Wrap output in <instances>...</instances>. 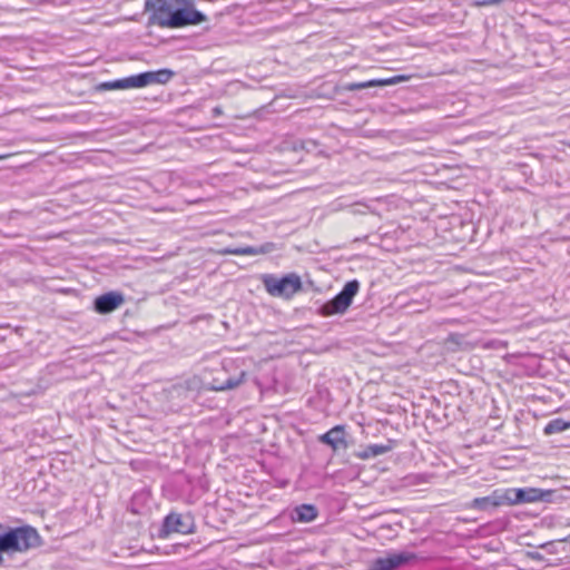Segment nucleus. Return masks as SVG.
I'll list each match as a JSON object with an SVG mask.
<instances>
[{"mask_svg":"<svg viewBox=\"0 0 570 570\" xmlns=\"http://www.w3.org/2000/svg\"><path fill=\"white\" fill-rule=\"evenodd\" d=\"M528 556L532 560H542L543 559V557L539 552H537V551L529 552Z\"/></svg>","mask_w":570,"mask_h":570,"instance_id":"obj_19","label":"nucleus"},{"mask_svg":"<svg viewBox=\"0 0 570 570\" xmlns=\"http://www.w3.org/2000/svg\"><path fill=\"white\" fill-rule=\"evenodd\" d=\"M317 517V510L312 504H302L294 509L293 520L298 522H311Z\"/></svg>","mask_w":570,"mask_h":570,"instance_id":"obj_16","label":"nucleus"},{"mask_svg":"<svg viewBox=\"0 0 570 570\" xmlns=\"http://www.w3.org/2000/svg\"><path fill=\"white\" fill-rule=\"evenodd\" d=\"M392 450L390 444H370L357 456L362 460H367L382 454H385Z\"/></svg>","mask_w":570,"mask_h":570,"instance_id":"obj_17","label":"nucleus"},{"mask_svg":"<svg viewBox=\"0 0 570 570\" xmlns=\"http://www.w3.org/2000/svg\"><path fill=\"white\" fill-rule=\"evenodd\" d=\"M358 288L360 283L356 279L347 282L337 295L322 306V314L328 316L344 313L352 304Z\"/></svg>","mask_w":570,"mask_h":570,"instance_id":"obj_4","label":"nucleus"},{"mask_svg":"<svg viewBox=\"0 0 570 570\" xmlns=\"http://www.w3.org/2000/svg\"><path fill=\"white\" fill-rule=\"evenodd\" d=\"M263 284L266 292L274 297L289 298L302 288L301 277L294 273L283 277L266 274L263 276Z\"/></svg>","mask_w":570,"mask_h":570,"instance_id":"obj_3","label":"nucleus"},{"mask_svg":"<svg viewBox=\"0 0 570 570\" xmlns=\"http://www.w3.org/2000/svg\"><path fill=\"white\" fill-rule=\"evenodd\" d=\"M570 428V421L567 422L562 419H554V420H551L544 428V433L550 435V434H554V433H559V432H562V431H566L567 429Z\"/></svg>","mask_w":570,"mask_h":570,"instance_id":"obj_18","label":"nucleus"},{"mask_svg":"<svg viewBox=\"0 0 570 570\" xmlns=\"http://www.w3.org/2000/svg\"><path fill=\"white\" fill-rule=\"evenodd\" d=\"M501 505H507L503 490H495L488 497L475 498L471 503V508L482 511Z\"/></svg>","mask_w":570,"mask_h":570,"instance_id":"obj_12","label":"nucleus"},{"mask_svg":"<svg viewBox=\"0 0 570 570\" xmlns=\"http://www.w3.org/2000/svg\"><path fill=\"white\" fill-rule=\"evenodd\" d=\"M318 440L321 443L331 446L333 451L345 450L348 446L343 425H335L326 433L320 435Z\"/></svg>","mask_w":570,"mask_h":570,"instance_id":"obj_10","label":"nucleus"},{"mask_svg":"<svg viewBox=\"0 0 570 570\" xmlns=\"http://www.w3.org/2000/svg\"><path fill=\"white\" fill-rule=\"evenodd\" d=\"M414 558L411 552L391 553L374 560L371 570H395Z\"/></svg>","mask_w":570,"mask_h":570,"instance_id":"obj_9","label":"nucleus"},{"mask_svg":"<svg viewBox=\"0 0 570 570\" xmlns=\"http://www.w3.org/2000/svg\"><path fill=\"white\" fill-rule=\"evenodd\" d=\"M504 498L507 505L531 503L543 500L546 493L537 488L505 489Z\"/></svg>","mask_w":570,"mask_h":570,"instance_id":"obj_8","label":"nucleus"},{"mask_svg":"<svg viewBox=\"0 0 570 570\" xmlns=\"http://www.w3.org/2000/svg\"><path fill=\"white\" fill-rule=\"evenodd\" d=\"M216 114H219V108L214 109Z\"/></svg>","mask_w":570,"mask_h":570,"instance_id":"obj_20","label":"nucleus"},{"mask_svg":"<svg viewBox=\"0 0 570 570\" xmlns=\"http://www.w3.org/2000/svg\"><path fill=\"white\" fill-rule=\"evenodd\" d=\"M124 303L121 294L109 292L95 299V309L100 314H107L118 308Z\"/></svg>","mask_w":570,"mask_h":570,"instance_id":"obj_11","label":"nucleus"},{"mask_svg":"<svg viewBox=\"0 0 570 570\" xmlns=\"http://www.w3.org/2000/svg\"><path fill=\"white\" fill-rule=\"evenodd\" d=\"M185 0H154L153 2L147 1L146 8L151 6L153 12L149 17L151 24H156L161 28H168V20L170 16H174L178 7L181 6Z\"/></svg>","mask_w":570,"mask_h":570,"instance_id":"obj_5","label":"nucleus"},{"mask_svg":"<svg viewBox=\"0 0 570 570\" xmlns=\"http://www.w3.org/2000/svg\"><path fill=\"white\" fill-rule=\"evenodd\" d=\"M194 530V520L190 515L179 513L168 514L163 522L160 537L167 538L170 533H191Z\"/></svg>","mask_w":570,"mask_h":570,"instance_id":"obj_6","label":"nucleus"},{"mask_svg":"<svg viewBox=\"0 0 570 570\" xmlns=\"http://www.w3.org/2000/svg\"><path fill=\"white\" fill-rule=\"evenodd\" d=\"M40 546V535L29 525L8 528L0 523V556L2 553L27 552Z\"/></svg>","mask_w":570,"mask_h":570,"instance_id":"obj_1","label":"nucleus"},{"mask_svg":"<svg viewBox=\"0 0 570 570\" xmlns=\"http://www.w3.org/2000/svg\"><path fill=\"white\" fill-rule=\"evenodd\" d=\"M3 158H4V156H0V159H3Z\"/></svg>","mask_w":570,"mask_h":570,"instance_id":"obj_21","label":"nucleus"},{"mask_svg":"<svg viewBox=\"0 0 570 570\" xmlns=\"http://www.w3.org/2000/svg\"><path fill=\"white\" fill-rule=\"evenodd\" d=\"M274 248H275V245L273 243H266L258 247L244 246V247H235V248H225L223 250V254L255 256V255L267 254V253L274 250Z\"/></svg>","mask_w":570,"mask_h":570,"instance_id":"obj_14","label":"nucleus"},{"mask_svg":"<svg viewBox=\"0 0 570 570\" xmlns=\"http://www.w3.org/2000/svg\"><path fill=\"white\" fill-rule=\"evenodd\" d=\"M406 79H407L406 76H395V77L386 78V79H372V80L364 81V82L348 83L345 86V89L348 91H355V90H361V89H366V88H372V87H383V86L395 85V83L401 82Z\"/></svg>","mask_w":570,"mask_h":570,"instance_id":"obj_13","label":"nucleus"},{"mask_svg":"<svg viewBox=\"0 0 570 570\" xmlns=\"http://www.w3.org/2000/svg\"><path fill=\"white\" fill-rule=\"evenodd\" d=\"M174 77V71L170 69H159L156 71H147L138 75L129 76L114 81L102 82L101 89L105 90H120L129 88H144L149 85L158 83L165 85Z\"/></svg>","mask_w":570,"mask_h":570,"instance_id":"obj_2","label":"nucleus"},{"mask_svg":"<svg viewBox=\"0 0 570 570\" xmlns=\"http://www.w3.org/2000/svg\"><path fill=\"white\" fill-rule=\"evenodd\" d=\"M207 21V17L193 8L178 7L174 16L168 20V28L177 29L186 26H196Z\"/></svg>","mask_w":570,"mask_h":570,"instance_id":"obj_7","label":"nucleus"},{"mask_svg":"<svg viewBox=\"0 0 570 570\" xmlns=\"http://www.w3.org/2000/svg\"><path fill=\"white\" fill-rule=\"evenodd\" d=\"M246 376L247 373L245 371H242L237 376L229 377L225 382H220L218 379H214L208 390L216 392L234 390L245 381Z\"/></svg>","mask_w":570,"mask_h":570,"instance_id":"obj_15","label":"nucleus"}]
</instances>
